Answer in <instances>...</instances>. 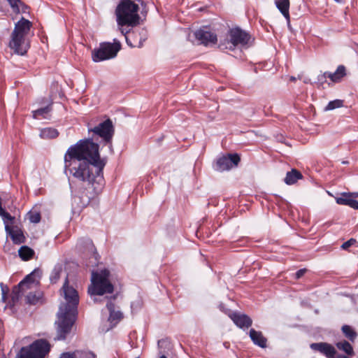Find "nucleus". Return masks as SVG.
Masks as SVG:
<instances>
[{"instance_id":"f257e3e1","label":"nucleus","mask_w":358,"mask_h":358,"mask_svg":"<svg viewBox=\"0 0 358 358\" xmlns=\"http://www.w3.org/2000/svg\"><path fill=\"white\" fill-rule=\"evenodd\" d=\"M99 145L93 138L82 139L70 146L64 155L65 167L78 181L88 182L92 191L86 194L90 201L97 196L104 185L103 170L106 163L101 159Z\"/></svg>"},{"instance_id":"f03ea898","label":"nucleus","mask_w":358,"mask_h":358,"mask_svg":"<svg viewBox=\"0 0 358 358\" xmlns=\"http://www.w3.org/2000/svg\"><path fill=\"white\" fill-rule=\"evenodd\" d=\"M62 292L66 302L59 307L58 333L60 338L64 339L75 322L78 314L79 296L78 292L69 285L66 278L62 287Z\"/></svg>"},{"instance_id":"7ed1b4c3","label":"nucleus","mask_w":358,"mask_h":358,"mask_svg":"<svg viewBox=\"0 0 358 358\" xmlns=\"http://www.w3.org/2000/svg\"><path fill=\"white\" fill-rule=\"evenodd\" d=\"M139 6L132 0H120L115 14L119 26L136 27L140 24Z\"/></svg>"},{"instance_id":"20e7f679","label":"nucleus","mask_w":358,"mask_h":358,"mask_svg":"<svg viewBox=\"0 0 358 358\" xmlns=\"http://www.w3.org/2000/svg\"><path fill=\"white\" fill-rule=\"evenodd\" d=\"M32 26L31 22L22 17L15 24L10 36L9 47L13 50L15 53L24 55L29 48V45L26 43L25 37L29 33Z\"/></svg>"},{"instance_id":"39448f33","label":"nucleus","mask_w":358,"mask_h":358,"mask_svg":"<svg viewBox=\"0 0 358 358\" xmlns=\"http://www.w3.org/2000/svg\"><path fill=\"white\" fill-rule=\"evenodd\" d=\"M109 271L106 269L100 273L93 272L92 275V285L88 288V293L91 295H103L113 292L114 287L108 280Z\"/></svg>"},{"instance_id":"423d86ee","label":"nucleus","mask_w":358,"mask_h":358,"mask_svg":"<svg viewBox=\"0 0 358 358\" xmlns=\"http://www.w3.org/2000/svg\"><path fill=\"white\" fill-rule=\"evenodd\" d=\"M50 350V343L44 339H38L28 347H23L16 358H44Z\"/></svg>"},{"instance_id":"0eeeda50","label":"nucleus","mask_w":358,"mask_h":358,"mask_svg":"<svg viewBox=\"0 0 358 358\" xmlns=\"http://www.w3.org/2000/svg\"><path fill=\"white\" fill-rule=\"evenodd\" d=\"M121 48V44L119 41L113 43L103 42L99 44L98 48H95L92 52V58L94 62L110 59L116 57L117 52Z\"/></svg>"},{"instance_id":"6e6552de","label":"nucleus","mask_w":358,"mask_h":358,"mask_svg":"<svg viewBox=\"0 0 358 358\" xmlns=\"http://www.w3.org/2000/svg\"><path fill=\"white\" fill-rule=\"evenodd\" d=\"M38 273H39V270L34 269L30 274L27 275L20 281L17 285L13 287L10 294V301H8L10 306H15L20 299V293L30 288L31 284H33L35 281L34 276Z\"/></svg>"},{"instance_id":"1a4fd4ad","label":"nucleus","mask_w":358,"mask_h":358,"mask_svg":"<svg viewBox=\"0 0 358 358\" xmlns=\"http://www.w3.org/2000/svg\"><path fill=\"white\" fill-rule=\"evenodd\" d=\"M88 131L102 138L106 143H110L114 135V127L111 120L107 119L94 128L89 129Z\"/></svg>"},{"instance_id":"9d476101","label":"nucleus","mask_w":358,"mask_h":358,"mask_svg":"<svg viewBox=\"0 0 358 358\" xmlns=\"http://www.w3.org/2000/svg\"><path fill=\"white\" fill-rule=\"evenodd\" d=\"M240 161L241 157L237 153L223 155L217 159L214 169L220 172L229 171L232 167L237 166Z\"/></svg>"},{"instance_id":"9b49d317","label":"nucleus","mask_w":358,"mask_h":358,"mask_svg":"<svg viewBox=\"0 0 358 358\" xmlns=\"http://www.w3.org/2000/svg\"><path fill=\"white\" fill-rule=\"evenodd\" d=\"M229 41L233 46H245L248 44L251 36L239 27H234L229 31Z\"/></svg>"},{"instance_id":"f8f14e48","label":"nucleus","mask_w":358,"mask_h":358,"mask_svg":"<svg viewBox=\"0 0 358 358\" xmlns=\"http://www.w3.org/2000/svg\"><path fill=\"white\" fill-rule=\"evenodd\" d=\"M310 347L312 350L320 352L327 358H336L337 351L330 343L325 342L313 343L310 344Z\"/></svg>"},{"instance_id":"ddd939ff","label":"nucleus","mask_w":358,"mask_h":358,"mask_svg":"<svg viewBox=\"0 0 358 358\" xmlns=\"http://www.w3.org/2000/svg\"><path fill=\"white\" fill-rule=\"evenodd\" d=\"M358 192H344L340 197L336 199L339 205L348 206L350 208L358 210Z\"/></svg>"},{"instance_id":"4468645a","label":"nucleus","mask_w":358,"mask_h":358,"mask_svg":"<svg viewBox=\"0 0 358 358\" xmlns=\"http://www.w3.org/2000/svg\"><path fill=\"white\" fill-rule=\"evenodd\" d=\"M195 38L201 42V44L207 45L210 43L215 44L217 43V35L209 31L208 28L199 29L194 33Z\"/></svg>"},{"instance_id":"2eb2a0df","label":"nucleus","mask_w":358,"mask_h":358,"mask_svg":"<svg viewBox=\"0 0 358 358\" xmlns=\"http://www.w3.org/2000/svg\"><path fill=\"white\" fill-rule=\"evenodd\" d=\"M5 230L10 236L13 243L15 245H20L25 243L26 237L21 229L15 227H11L9 224H6Z\"/></svg>"},{"instance_id":"dca6fc26","label":"nucleus","mask_w":358,"mask_h":358,"mask_svg":"<svg viewBox=\"0 0 358 358\" xmlns=\"http://www.w3.org/2000/svg\"><path fill=\"white\" fill-rule=\"evenodd\" d=\"M229 317L234 324L241 329H248L252 324V319L245 314L233 313Z\"/></svg>"},{"instance_id":"f3484780","label":"nucleus","mask_w":358,"mask_h":358,"mask_svg":"<svg viewBox=\"0 0 358 358\" xmlns=\"http://www.w3.org/2000/svg\"><path fill=\"white\" fill-rule=\"evenodd\" d=\"M249 336L254 344L262 348L266 347L267 339L263 336L262 331L251 329L249 332Z\"/></svg>"},{"instance_id":"a211bd4d","label":"nucleus","mask_w":358,"mask_h":358,"mask_svg":"<svg viewBox=\"0 0 358 358\" xmlns=\"http://www.w3.org/2000/svg\"><path fill=\"white\" fill-rule=\"evenodd\" d=\"M275 5L278 9L280 11L282 15L287 20L288 27L290 26V15H289V0H277Z\"/></svg>"},{"instance_id":"6ab92c4d","label":"nucleus","mask_w":358,"mask_h":358,"mask_svg":"<svg viewBox=\"0 0 358 358\" xmlns=\"http://www.w3.org/2000/svg\"><path fill=\"white\" fill-rule=\"evenodd\" d=\"M327 75L331 82L335 83H340L346 76V68L343 65H339L335 72L328 71Z\"/></svg>"},{"instance_id":"aec40b11","label":"nucleus","mask_w":358,"mask_h":358,"mask_svg":"<svg viewBox=\"0 0 358 358\" xmlns=\"http://www.w3.org/2000/svg\"><path fill=\"white\" fill-rule=\"evenodd\" d=\"M106 307L110 313L108 318L109 321H110L111 322H118L122 319V313L120 310H115V305L113 302L109 301L106 304Z\"/></svg>"},{"instance_id":"412c9836","label":"nucleus","mask_w":358,"mask_h":358,"mask_svg":"<svg viewBox=\"0 0 358 358\" xmlns=\"http://www.w3.org/2000/svg\"><path fill=\"white\" fill-rule=\"evenodd\" d=\"M303 176L300 171L293 169L291 171H288L285 178V182L287 185H293L296 183L298 180L301 179Z\"/></svg>"},{"instance_id":"4be33fe9","label":"nucleus","mask_w":358,"mask_h":358,"mask_svg":"<svg viewBox=\"0 0 358 358\" xmlns=\"http://www.w3.org/2000/svg\"><path fill=\"white\" fill-rule=\"evenodd\" d=\"M336 346L339 350L344 352L348 356L353 357L355 355L352 345L346 340L337 342Z\"/></svg>"},{"instance_id":"5701e85b","label":"nucleus","mask_w":358,"mask_h":358,"mask_svg":"<svg viewBox=\"0 0 358 358\" xmlns=\"http://www.w3.org/2000/svg\"><path fill=\"white\" fill-rule=\"evenodd\" d=\"M341 331L344 336L348 339L349 341L354 343L357 338V333L350 325L344 324L341 327Z\"/></svg>"},{"instance_id":"b1692460","label":"nucleus","mask_w":358,"mask_h":358,"mask_svg":"<svg viewBox=\"0 0 358 358\" xmlns=\"http://www.w3.org/2000/svg\"><path fill=\"white\" fill-rule=\"evenodd\" d=\"M18 254L23 261H29L34 257L35 252L29 246L23 245L18 250Z\"/></svg>"},{"instance_id":"393cba45","label":"nucleus","mask_w":358,"mask_h":358,"mask_svg":"<svg viewBox=\"0 0 358 358\" xmlns=\"http://www.w3.org/2000/svg\"><path fill=\"white\" fill-rule=\"evenodd\" d=\"M59 136L58 131L52 127L44 128L40 131V137L43 139L55 138Z\"/></svg>"},{"instance_id":"a878e982","label":"nucleus","mask_w":358,"mask_h":358,"mask_svg":"<svg viewBox=\"0 0 358 358\" xmlns=\"http://www.w3.org/2000/svg\"><path fill=\"white\" fill-rule=\"evenodd\" d=\"M13 11L15 13H20V10L22 12H25L27 9V6L21 1V0H6Z\"/></svg>"},{"instance_id":"bb28decb","label":"nucleus","mask_w":358,"mask_h":358,"mask_svg":"<svg viewBox=\"0 0 358 358\" xmlns=\"http://www.w3.org/2000/svg\"><path fill=\"white\" fill-rule=\"evenodd\" d=\"M52 103H49L48 106L43 108H38L37 110H33V117L34 118H38L39 117H45V115L49 113L52 110Z\"/></svg>"},{"instance_id":"cd10ccee","label":"nucleus","mask_w":358,"mask_h":358,"mask_svg":"<svg viewBox=\"0 0 358 358\" xmlns=\"http://www.w3.org/2000/svg\"><path fill=\"white\" fill-rule=\"evenodd\" d=\"M41 297L42 294L40 292H29L26 297L27 303L30 305H36Z\"/></svg>"},{"instance_id":"c85d7f7f","label":"nucleus","mask_w":358,"mask_h":358,"mask_svg":"<svg viewBox=\"0 0 358 358\" xmlns=\"http://www.w3.org/2000/svg\"><path fill=\"white\" fill-rule=\"evenodd\" d=\"M59 358H76L75 352H64ZM81 358H96V355L92 352H86L82 355Z\"/></svg>"},{"instance_id":"c756f323","label":"nucleus","mask_w":358,"mask_h":358,"mask_svg":"<svg viewBox=\"0 0 358 358\" xmlns=\"http://www.w3.org/2000/svg\"><path fill=\"white\" fill-rule=\"evenodd\" d=\"M343 100L341 99H335L334 101H331L324 108V110L328 111L341 108L343 106Z\"/></svg>"},{"instance_id":"7c9ffc66","label":"nucleus","mask_w":358,"mask_h":358,"mask_svg":"<svg viewBox=\"0 0 358 358\" xmlns=\"http://www.w3.org/2000/svg\"><path fill=\"white\" fill-rule=\"evenodd\" d=\"M41 216L40 213L36 211H31L29 213V220L32 223H38L41 221Z\"/></svg>"},{"instance_id":"2f4dec72","label":"nucleus","mask_w":358,"mask_h":358,"mask_svg":"<svg viewBox=\"0 0 358 358\" xmlns=\"http://www.w3.org/2000/svg\"><path fill=\"white\" fill-rule=\"evenodd\" d=\"M1 217L3 218L5 225L8 224V222L10 224L14 222L15 217L6 211Z\"/></svg>"},{"instance_id":"473e14b6","label":"nucleus","mask_w":358,"mask_h":358,"mask_svg":"<svg viewBox=\"0 0 358 358\" xmlns=\"http://www.w3.org/2000/svg\"><path fill=\"white\" fill-rule=\"evenodd\" d=\"M9 289L7 286H4L3 284H1V292H2V296L1 299L3 302H7L8 300V294Z\"/></svg>"},{"instance_id":"72a5a7b5","label":"nucleus","mask_w":358,"mask_h":358,"mask_svg":"<svg viewBox=\"0 0 358 358\" xmlns=\"http://www.w3.org/2000/svg\"><path fill=\"white\" fill-rule=\"evenodd\" d=\"M357 243V241L354 238H350V240L344 242L342 245L341 248L343 250H348L349 248H350L352 245H355Z\"/></svg>"},{"instance_id":"f704fd0d","label":"nucleus","mask_w":358,"mask_h":358,"mask_svg":"<svg viewBox=\"0 0 358 358\" xmlns=\"http://www.w3.org/2000/svg\"><path fill=\"white\" fill-rule=\"evenodd\" d=\"M327 73H328V71H326L322 74H320L317 76V80L320 85H322L324 83H326V79L328 78Z\"/></svg>"},{"instance_id":"c9c22d12","label":"nucleus","mask_w":358,"mask_h":358,"mask_svg":"<svg viewBox=\"0 0 358 358\" xmlns=\"http://www.w3.org/2000/svg\"><path fill=\"white\" fill-rule=\"evenodd\" d=\"M307 271H308V270L305 268L298 270L295 273V279L296 280L300 279L306 273Z\"/></svg>"},{"instance_id":"e433bc0d","label":"nucleus","mask_w":358,"mask_h":358,"mask_svg":"<svg viewBox=\"0 0 358 358\" xmlns=\"http://www.w3.org/2000/svg\"><path fill=\"white\" fill-rule=\"evenodd\" d=\"M89 242H90V244L91 245L92 250H96L95 248H94V245H93L92 241L89 240Z\"/></svg>"},{"instance_id":"4c0bfd02","label":"nucleus","mask_w":358,"mask_h":358,"mask_svg":"<svg viewBox=\"0 0 358 358\" xmlns=\"http://www.w3.org/2000/svg\"><path fill=\"white\" fill-rule=\"evenodd\" d=\"M92 189V188L89 189V187L87 188H86V192H85V194L89 192H91ZM83 194H85V192H83Z\"/></svg>"},{"instance_id":"58836bf2","label":"nucleus","mask_w":358,"mask_h":358,"mask_svg":"<svg viewBox=\"0 0 358 358\" xmlns=\"http://www.w3.org/2000/svg\"><path fill=\"white\" fill-rule=\"evenodd\" d=\"M337 358H349L347 356L345 355H339Z\"/></svg>"},{"instance_id":"ea45409f","label":"nucleus","mask_w":358,"mask_h":358,"mask_svg":"<svg viewBox=\"0 0 358 358\" xmlns=\"http://www.w3.org/2000/svg\"><path fill=\"white\" fill-rule=\"evenodd\" d=\"M159 358H167L164 355H162V356H160Z\"/></svg>"},{"instance_id":"a19ab883","label":"nucleus","mask_w":358,"mask_h":358,"mask_svg":"<svg viewBox=\"0 0 358 358\" xmlns=\"http://www.w3.org/2000/svg\"><path fill=\"white\" fill-rule=\"evenodd\" d=\"M136 358H138V357H136Z\"/></svg>"}]
</instances>
